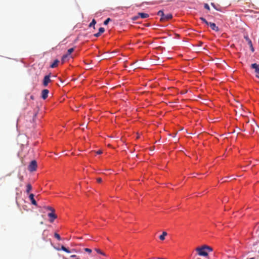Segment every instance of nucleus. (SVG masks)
Segmentation results:
<instances>
[{"mask_svg": "<svg viewBox=\"0 0 259 259\" xmlns=\"http://www.w3.org/2000/svg\"><path fill=\"white\" fill-rule=\"evenodd\" d=\"M196 251L200 256H206L208 255L207 251H211L212 249L208 246H203L201 247H197Z\"/></svg>", "mask_w": 259, "mask_h": 259, "instance_id": "f257e3e1", "label": "nucleus"}, {"mask_svg": "<svg viewBox=\"0 0 259 259\" xmlns=\"http://www.w3.org/2000/svg\"><path fill=\"white\" fill-rule=\"evenodd\" d=\"M157 15L161 16L160 21H165L168 20L172 18V16L171 14H168L165 15L162 10H160L158 12Z\"/></svg>", "mask_w": 259, "mask_h": 259, "instance_id": "f03ea898", "label": "nucleus"}, {"mask_svg": "<svg viewBox=\"0 0 259 259\" xmlns=\"http://www.w3.org/2000/svg\"><path fill=\"white\" fill-rule=\"evenodd\" d=\"M37 168V162L35 160H32L28 166V170L30 171H34L36 170Z\"/></svg>", "mask_w": 259, "mask_h": 259, "instance_id": "7ed1b4c3", "label": "nucleus"}, {"mask_svg": "<svg viewBox=\"0 0 259 259\" xmlns=\"http://www.w3.org/2000/svg\"><path fill=\"white\" fill-rule=\"evenodd\" d=\"M50 82H51L50 74L46 75L43 80V85L44 87H47L48 85V83Z\"/></svg>", "mask_w": 259, "mask_h": 259, "instance_id": "20e7f679", "label": "nucleus"}, {"mask_svg": "<svg viewBox=\"0 0 259 259\" xmlns=\"http://www.w3.org/2000/svg\"><path fill=\"white\" fill-rule=\"evenodd\" d=\"M48 216L50 218V221L53 223L54 221L57 218V215L54 213V212L52 211L48 213Z\"/></svg>", "mask_w": 259, "mask_h": 259, "instance_id": "39448f33", "label": "nucleus"}, {"mask_svg": "<svg viewBox=\"0 0 259 259\" xmlns=\"http://www.w3.org/2000/svg\"><path fill=\"white\" fill-rule=\"evenodd\" d=\"M251 68L255 69L256 75L259 74V65L256 63H253L251 65Z\"/></svg>", "mask_w": 259, "mask_h": 259, "instance_id": "423d86ee", "label": "nucleus"}, {"mask_svg": "<svg viewBox=\"0 0 259 259\" xmlns=\"http://www.w3.org/2000/svg\"><path fill=\"white\" fill-rule=\"evenodd\" d=\"M49 93V91L48 90H47V89L43 90L41 92V98L44 100L46 99L48 96Z\"/></svg>", "mask_w": 259, "mask_h": 259, "instance_id": "0eeeda50", "label": "nucleus"}, {"mask_svg": "<svg viewBox=\"0 0 259 259\" xmlns=\"http://www.w3.org/2000/svg\"><path fill=\"white\" fill-rule=\"evenodd\" d=\"M208 25L210 26V27L213 30H214L215 31H217V32L219 31V27L216 26L215 23H212V22H209Z\"/></svg>", "mask_w": 259, "mask_h": 259, "instance_id": "6e6552de", "label": "nucleus"}, {"mask_svg": "<svg viewBox=\"0 0 259 259\" xmlns=\"http://www.w3.org/2000/svg\"><path fill=\"white\" fill-rule=\"evenodd\" d=\"M34 195L33 194H30L29 196V198L30 199L31 203L32 204L34 205H37L36 201L34 199Z\"/></svg>", "mask_w": 259, "mask_h": 259, "instance_id": "1a4fd4ad", "label": "nucleus"}, {"mask_svg": "<svg viewBox=\"0 0 259 259\" xmlns=\"http://www.w3.org/2000/svg\"><path fill=\"white\" fill-rule=\"evenodd\" d=\"M59 62V60H58V59H56L54 61V62L50 65V67L52 68L56 67L58 66Z\"/></svg>", "mask_w": 259, "mask_h": 259, "instance_id": "9d476101", "label": "nucleus"}, {"mask_svg": "<svg viewBox=\"0 0 259 259\" xmlns=\"http://www.w3.org/2000/svg\"><path fill=\"white\" fill-rule=\"evenodd\" d=\"M138 15L140 16L141 18L143 19L149 17V14L144 13H139Z\"/></svg>", "mask_w": 259, "mask_h": 259, "instance_id": "9b49d317", "label": "nucleus"}, {"mask_svg": "<svg viewBox=\"0 0 259 259\" xmlns=\"http://www.w3.org/2000/svg\"><path fill=\"white\" fill-rule=\"evenodd\" d=\"M69 58L68 54L64 55L61 59L62 63H64Z\"/></svg>", "mask_w": 259, "mask_h": 259, "instance_id": "f8f14e48", "label": "nucleus"}, {"mask_svg": "<svg viewBox=\"0 0 259 259\" xmlns=\"http://www.w3.org/2000/svg\"><path fill=\"white\" fill-rule=\"evenodd\" d=\"M167 235V233L165 231L162 232V234L160 235L159 239L161 240H164L165 239V237Z\"/></svg>", "mask_w": 259, "mask_h": 259, "instance_id": "ddd939ff", "label": "nucleus"}, {"mask_svg": "<svg viewBox=\"0 0 259 259\" xmlns=\"http://www.w3.org/2000/svg\"><path fill=\"white\" fill-rule=\"evenodd\" d=\"M32 190V186L30 184H28L26 186V193H29L30 191Z\"/></svg>", "mask_w": 259, "mask_h": 259, "instance_id": "4468645a", "label": "nucleus"}, {"mask_svg": "<svg viewBox=\"0 0 259 259\" xmlns=\"http://www.w3.org/2000/svg\"><path fill=\"white\" fill-rule=\"evenodd\" d=\"M96 23V21L95 19H93L92 20V21L91 22V23L89 24V27H93L94 28H95V25Z\"/></svg>", "mask_w": 259, "mask_h": 259, "instance_id": "2eb2a0df", "label": "nucleus"}, {"mask_svg": "<svg viewBox=\"0 0 259 259\" xmlns=\"http://www.w3.org/2000/svg\"><path fill=\"white\" fill-rule=\"evenodd\" d=\"M61 249L62 250L64 251L65 252H67V253H70V251L68 248H66L64 246H61Z\"/></svg>", "mask_w": 259, "mask_h": 259, "instance_id": "dca6fc26", "label": "nucleus"}, {"mask_svg": "<svg viewBox=\"0 0 259 259\" xmlns=\"http://www.w3.org/2000/svg\"><path fill=\"white\" fill-rule=\"evenodd\" d=\"M245 38L248 42V44L250 45V47H252V42L251 40L248 38V36L245 37Z\"/></svg>", "mask_w": 259, "mask_h": 259, "instance_id": "f3484780", "label": "nucleus"}, {"mask_svg": "<svg viewBox=\"0 0 259 259\" xmlns=\"http://www.w3.org/2000/svg\"><path fill=\"white\" fill-rule=\"evenodd\" d=\"M200 19H201V20L202 22H203L204 23H205L206 25H209V22H208L205 18H203V17H201Z\"/></svg>", "mask_w": 259, "mask_h": 259, "instance_id": "a211bd4d", "label": "nucleus"}, {"mask_svg": "<svg viewBox=\"0 0 259 259\" xmlns=\"http://www.w3.org/2000/svg\"><path fill=\"white\" fill-rule=\"evenodd\" d=\"M73 51H74V48H70L68 50L67 53L66 54H68V55L69 56V55L71 53H72Z\"/></svg>", "mask_w": 259, "mask_h": 259, "instance_id": "6ab92c4d", "label": "nucleus"}, {"mask_svg": "<svg viewBox=\"0 0 259 259\" xmlns=\"http://www.w3.org/2000/svg\"><path fill=\"white\" fill-rule=\"evenodd\" d=\"M54 236L56 238H57L58 240H61V237L59 235V234H58V233H55V234H54Z\"/></svg>", "mask_w": 259, "mask_h": 259, "instance_id": "aec40b11", "label": "nucleus"}, {"mask_svg": "<svg viewBox=\"0 0 259 259\" xmlns=\"http://www.w3.org/2000/svg\"><path fill=\"white\" fill-rule=\"evenodd\" d=\"M111 21V19L108 18H107L104 22V25H107L109 23V21Z\"/></svg>", "mask_w": 259, "mask_h": 259, "instance_id": "412c9836", "label": "nucleus"}, {"mask_svg": "<svg viewBox=\"0 0 259 259\" xmlns=\"http://www.w3.org/2000/svg\"><path fill=\"white\" fill-rule=\"evenodd\" d=\"M46 208L47 209H48V210H51V212L52 211H53V212L55 211V209L54 208H53L52 207H50V206L46 207Z\"/></svg>", "mask_w": 259, "mask_h": 259, "instance_id": "4be33fe9", "label": "nucleus"}, {"mask_svg": "<svg viewBox=\"0 0 259 259\" xmlns=\"http://www.w3.org/2000/svg\"><path fill=\"white\" fill-rule=\"evenodd\" d=\"M104 31H105V29H104L103 27H100V28L99 29V32L100 33H103Z\"/></svg>", "mask_w": 259, "mask_h": 259, "instance_id": "5701e85b", "label": "nucleus"}, {"mask_svg": "<svg viewBox=\"0 0 259 259\" xmlns=\"http://www.w3.org/2000/svg\"><path fill=\"white\" fill-rule=\"evenodd\" d=\"M204 7L205 9H206L208 10H210L209 6H208V5L207 4H205Z\"/></svg>", "mask_w": 259, "mask_h": 259, "instance_id": "b1692460", "label": "nucleus"}, {"mask_svg": "<svg viewBox=\"0 0 259 259\" xmlns=\"http://www.w3.org/2000/svg\"><path fill=\"white\" fill-rule=\"evenodd\" d=\"M84 250L89 253H91L92 252V250L90 248H84Z\"/></svg>", "mask_w": 259, "mask_h": 259, "instance_id": "393cba45", "label": "nucleus"}, {"mask_svg": "<svg viewBox=\"0 0 259 259\" xmlns=\"http://www.w3.org/2000/svg\"><path fill=\"white\" fill-rule=\"evenodd\" d=\"M101 33H100L99 32H98V33H95V34H94V36H95V37H99V36L101 35Z\"/></svg>", "mask_w": 259, "mask_h": 259, "instance_id": "a878e982", "label": "nucleus"}, {"mask_svg": "<svg viewBox=\"0 0 259 259\" xmlns=\"http://www.w3.org/2000/svg\"><path fill=\"white\" fill-rule=\"evenodd\" d=\"M95 250L97 251V252H98V253H101V250L99 249H98V248H95Z\"/></svg>", "mask_w": 259, "mask_h": 259, "instance_id": "bb28decb", "label": "nucleus"}, {"mask_svg": "<svg viewBox=\"0 0 259 259\" xmlns=\"http://www.w3.org/2000/svg\"><path fill=\"white\" fill-rule=\"evenodd\" d=\"M211 5L215 9H216L218 11H220V10L218 9L216 7H215V5L213 4V3H211Z\"/></svg>", "mask_w": 259, "mask_h": 259, "instance_id": "cd10ccee", "label": "nucleus"}, {"mask_svg": "<svg viewBox=\"0 0 259 259\" xmlns=\"http://www.w3.org/2000/svg\"><path fill=\"white\" fill-rule=\"evenodd\" d=\"M228 201V199L227 198H224V199L223 200V203H226Z\"/></svg>", "mask_w": 259, "mask_h": 259, "instance_id": "c85d7f7f", "label": "nucleus"}, {"mask_svg": "<svg viewBox=\"0 0 259 259\" xmlns=\"http://www.w3.org/2000/svg\"><path fill=\"white\" fill-rule=\"evenodd\" d=\"M97 181L98 183H101L102 180V179L100 178H99L97 179Z\"/></svg>", "mask_w": 259, "mask_h": 259, "instance_id": "c756f323", "label": "nucleus"}, {"mask_svg": "<svg viewBox=\"0 0 259 259\" xmlns=\"http://www.w3.org/2000/svg\"><path fill=\"white\" fill-rule=\"evenodd\" d=\"M139 16H139V15H138V16H135V17L133 18V20H137V19L139 17Z\"/></svg>", "mask_w": 259, "mask_h": 259, "instance_id": "7c9ffc66", "label": "nucleus"}, {"mask_svg": "<svg viewBox=\"0 0 259 259\" xmlns=\"http://www.w3.org/2000/svg\"><path fill=\"white\" fill-rule=\"evenodd\" d=\"M96 153L97 154H100L102 153V151L101 150H98V151H97Z\"/></svg>", "mask_w": 259, "mask_h": 259, "instance_id": "2f4dec72", "label": "nucleus"}, {"mask_svg": "<svg viewBox=\"0 0 259 259\" xmlns=\"http://www.w3.org/2000/svg\"><path fill=\"white\" fill-rule=\"evenodd\" d=\"M100 254H102V255H103L104 256H106V254L103 252H102V251H101V253H100Z\"/></svg>", "mask_w": 259, "mask_h": 259, "instance_id": "473e14b6", "label": "nucleus"}, {"mask_svg": "<svg viewBox=\"0 0 259 259\" xmlns=\"http://www.w3.org/2000/svg\"><path fill=\"white\" fill-rule=\"evenodd\" d=\"M76 256V255H71L70 256V257H75Z\"/></svg>", "mask_w": 259, "mask_h": 259, "instance_id": "72a5a7b5", "label": "nucleus"}, {"mask_svg": "<svg viewBox=\"0 0 259 259\" xmlns=\"http://www.w3.org/2000/svg\"><path fill=\"white\" fill-rule=\"evenodd\" d=\"M250 48H251V51H252V52H253V51H254V49H253V46H252V47H250Z\"/></svg>", "mask_w": 259, "mask_h": 259, "instance_id": "f704fd0d", "label": "nucleus"}, {"mask_svg": "<svg viewBox=\"0 0 259 259\" xmlns=\"http://www.w3.org/2000/svg\"><path fill=\"white\" fill-rule=\"evenodd\" d=\"M30 98H31L32 100H33V99H34V97H33V96H31Z\"/></svg>", "mask_w": 259, "mask_h": 259, "instance_id": "c9c22d12", "label": "nucleus"}, {"mask_svg": "<svg viewBox=\"0 0 259 259\" xmlns=\"http://www.w3.org/2000/svg\"><path fill=\"white\" fill-rule=\"evenodd\" d=\"M256 76L257 78H259V75H256Z\"/></svg>", "mask_w": 259, "mask_h": 259, "instance_id": "e433bc0d", "label": "nucleus"}, {"mask_svg": "<svg viewBox=\"0 0 259 259\" xmlns=\"http://www.w3.org/2000/svg\"><path fill=\"white\" fill-rule=\"evenodd\" d=\"M139 137H140L139 136H138L137 138H139Z\"/></svg>", "mask_w": 259, "mask_h": 259, "instance_id": "4c0bfd02", "label": "nucleus"}, {"mask_svg": "<svg viewBox=\"0 0 259 259\" xmlns=\"http://www.w3.org/2000/svg\"><path fill=\"white\" fill-rule=\"evenodd\" d=\"M258 253H259V250H258Z\"/></svg>", "mask_w": 259, "mask_h": 259, "instance_id": "58836bf2", "label": "nucleus"}]
</instances>
